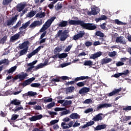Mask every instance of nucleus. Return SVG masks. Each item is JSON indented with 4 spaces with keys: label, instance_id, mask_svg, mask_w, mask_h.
Listing matches in <instances>:
<instances>
[{
    "label": "nucleus",
    "instance_id": "obj_14",
    "mask_svg": "<svg viewBox=\"0 0 131 131\" xmlns=\"http://www.w3.org/2000/svg\"><path fill=\"white\" fill-rule=\"evenodd\" d=\"M42 117V115H35L30 118L29 119L30 121H36V120H40Z\"/></svg>",
    "mask_w": 131,
    "mask_h": 131
},
{
    "label": "nucleus",
    "instance_id": "obj_41",
    "mask_svg": "<svg viewBox=\"0 0 131 131\" xmlns=\"http://www.w3.org/2000/svg\"><path fill=\"white\" fill-rule=\"evenodd\" d=\"M115 22L117 25H126L125 23H123L122 21H120L119 19H115Z\"/></svg>",
    "mask_w": 131,
    "mask_h": 131
},
{
    "label": "nucleus",
    "instance_id": "obj_25",
    "mask_svg": "<svg viewBox=\"0 0 131 131\" xmlns=\"http://www.w3.org/2000/svg\"><path fill=\"white\" fill-rule=\"evenodd\" d=\"M47 65H48V64L46 63V62H45L44 63H39V64H38L35 67V69H34L33 70L34 71H36V70H38V69H40V68H42L43 66H46Z\"/></svg>",
    "mask_w": 131,
    "mask_h": 131
},
{
    "label": "nucleus",
    "instance_id": "obj_43",
    "mask_svg": "<svg viewBox=\"0 0 131 131\" xmlns=\"http://www.w3.org/2000/svg\"><path fill=\"white\" fill-rule=\"evenodd\" d=\"M0 62H1V64H5L6 65H9L10 64V61L8 60V59H7L6 58L1 60Z\"/></svg>",
    "mask_w": 131,
    "mask_h": 131
},
{
    "label": "nucleus",
    "instance_id": "obj_32",
    "mask_svg": "<svg viewBox=\"0 0 131 131\" xmlns=\"http://www.w3.org/2000/svg\"><path fill=\"white\" fill-rule=\"evenodd\" d=\"M85 84H86V81H81L76 83V85L79 88H82V86L85 85Z\"/></svg>",
    "mask_w": 131,
    "mask_h": 131
},
{
    "label": "nucleus",
    "instance_id": "obj_2",
    "mask_svg": "<svg viewBox=\"0 0 131 131\" xmlns=\"http://www.w3.org/2000/svg\"><path fill=\"white\" fill-rule=\"evenodd\" d=\"M57 35L58 37H60V41H64L69 37V32L67 30H59L57 32Z\"/></svg>",
    "mask_w": 131,
    "mask_h": 131
},
{
    "label": "nucleus",
    "instance_id": "obj_6",
    "mask_svg": "<svg viewBox=\"0 0 131 131\" xmlns=\"http://www.w3.org/2000/svg\"><path fill=\"white\" fill-rule=\"evenodd\" d=\"M17 17L18 15H15L14 16H13L10 19L7 20L6 21V25L7 26L14 25V23H16V21H17Z\"/></svg>",
    "mask_w": 131,
    "mask_h": 131
},
{
    "label": "nucleus",
    "instance_id": "obj_59",
    "mask_svg": "<svg viewBox=\"0 0 131 131\" xmlns=\"http://www.w3.org/2000/svg\"><path fill=\"white\" fill-rule=\"evenodd\" d=\"M21 26V20H19L16 25L13 27V28L14 29H16V28H18V27H19V26Z\"/></svg>",
    "mask_w": 131,
    "mask_h": 131
},
{
    "label": "nucleus",
    "instance_id": "obj_48",
    "mask_svg": "<svg viewBox=\"0 0 131 131\" xmlns=\"http://www.w3.org/2000/svg\"><path fill=\"white\" fill-rule=\"evenodd\" d=\"M30 85L32 88H39L41 85L39 83H33L31 84Z\"/></svg>",
    "mask_w": 131,
    "mask_h": 131
},
{
    "label": "nucleus",
    "instance_id": "obj_57",
    "mask_svg": "<svg viewBox=\"0 0 131 131\" xmlns=\"http://www.w3.org/2000/svg\"><path fill=\"white\" fill-rule=\"evenodd\" d=\"M35 15V12L34 11H31L28 13V17L29 18H31V17H33Z\"/></svg>",
    "mask_w": 131,
    "mask_h": 131
},
{
    "label": "nucleus",
    "instance_id": "obj_30",
    "mask_svg": "<svg viewBox=\"0 0 131 131\" xmlns=\"http://www.w3.org/2000/svg\"><path fill=\"white\" fill-rule=\"evenodd\" d=\"M112 61V59L111 58H104L101 61L102 65H104V64H106V63H110Z\"/></svg>",
    "mask_w": 131,
    "mask_h": 131
},
{
    "label": "nucleus",
    "instance_id": "obj_39",
    "mask_svg": "<svg viewBox=\"0 0 131 131\" xmlns=\"http://www.w3.org/2000/svg\"><path fill=\"white\" fill-rule=\"evenodd\" d=\"M61 126L62 127L63 129H67V128H70L68 124H66L65 122H62L61 124Z\"/></svg>",
    "mask_w": 131,
    "mask_h": 131
},
{
    "label": "nucleus",
    "instance_id": "obj_18",
    "mask_svg": "<svg viewBox=\"0 0 131 131\" xmlns=\"http://www.w3.org/2000/svg\"><path fill=\"white\" fill-rule=\"evenodd\" d=\"M90 92V88L83 87L79 91V94L82 95V94H86Z\"/></svg>",
    "mask_w": 131,
    "mask_h": 131
},
{
    "label": "nucleus",
    "instance_id": "obj_40",
    "mask_svg": "<svg viewBox=\"0 0 131 131\" xmlns=\"http://www.w3.org/2000/svg\"><path fill=\"white\" fill-rule=\"evenodd\" d=\"M13 0H3V5L4 6H8L9 4H11Z\"/></svg>",
    "mask_w": 131,
    "mask_h": 131
},
{
    "label": "nucleus",
    "instance_id": "obj_31",
    "mask_svg": "<svg viewBox=\"0 0 131 131\" xmlns=\"http://www.w3.org/2000/svg\"><path fill=\"white\" fill-rule=\"evenodd\" d=\"M28 51V47H26V48H24V49L21 50L19 53L20 56H23V55H25L26 54H27Z\"/></svg>",
    "mask_w": 131,
    "mask_h": 131
},
{
    "label": "nucleus",
    "instance_id": "obj_44",
    "mask_svg": "<svg viewBox=\"0 0 131 131\" xmlns=\"http://www.w3.org/2000/svg\"><path fill=\"white\" fill-rule=\"evenodd\" d=\"M48 113L51 115V118H54L55 117V115H57L58 114V113L57 112H54L49 111Z\"/></svg>",
    "mask_w": 131,
    "mask_h": 131
},
{
    "label": "nucleus",
    "instance_id": "obj_38",
    "mask_svg": "<svg viewBox=\"0 0 131 131\" xmlns=\"http://www.w3.org/2000/svg\"><path fill=\"white\" fill-rule=\"evenodd\" d=\"M36 95H37V93L32 91H29L27 93V96H29L30 97H34V96H36Z\"/></svg>",
    "mask_w": 131,
    "mask_h": 131
},
{
    "label": "nucleus",
    "instance_id": "obj_51",
    "mask_svg": "<svg viewBox=\"0 0 131 131\" xmlns=\"http://www.w3.org/2000/svg\"><path fill=\"white\" fill-rule=\"evenodd\" d=\"M55 106V102H51L47 105V108L48 109H51V108H53Z\"/></svg>",
    "mask_w": 131,
    "mask_h": 131
},
{
    "label": "nucleus",
    "instance_id": "obj_42",
    "mask_svg": "<svg viewBox=\"0 0 131 131\" xmlns=\"http://www.w3.org/2000/svg\"><path fill=\"white\" fill-rule=\"evenodd\" d=\"M16 69H17L16 66H14L11 67L8 71V73H13V72H14V71H16Z\"/></svg>",
    "mask_w": 131,
    "mask_h": 131
},
{
    "label": "nucleus",
    "instance_id": "obj_13",
    "mask_svg": "<svg viewBox=\"0 0 131 131\" xmlns=\"http://www.w3.org/2000/svg\"><path fill=\"white\" fill-rule=\"evenodd\" d=\"M29 25H30V21L29 20L25 24H23V26L19 28V34H22V33H23L24 32L23 29H26V28H27Z\"/></svg>",
    "mask_w": 131,
    "mask_h": 131
},
{
    "label": "nucleus",
    "instance_id": "obj_17",
    "mask_svg": "<svg viewBox=\"0 0 131 131\" xmlns=\"http://www.w3.org/2000/svg\"><path fill=\"white\" fill-rule=\"evenodd\" d=\"M21 34H20V32H18V33L14 34L10 38V41H11V42H14V41L17 40L19 39V37H20V35Z\"/></svg>",
    "mask_w": 131,
    "mask_h": 131
},
{
    "label": "nucleus",
    "instance_id": "obj_45",
    "mask_svg": "<svg viewBox=\"0 0 131 131\" xmlns=\"http://www.w3.org/2000/svg\"><path fill=\"white\" fill-rule=\"evenodd\" d=\"M66 111H62L61 113L60 116H63V115H67V114H70V111L69 110H66Z\"/></svg>",
    "mask_w": 131,
    "mask_h": 131
},
{
    "label": "nucleus",
    "instance_id": "obj_22",
    "mask_svg": "<svg viewBox=\"0 0 131 131\" xmlns=\"http://www.w3.org/2000/svg\"><path fill=\"white\" fill-rule=\"evenodd\" d=\"M100 56H102V52H98L95 54H92L90 56V59H97V58H99Z\"/></svg>",
    "mask_w": 131,
    "mask_h": 131
},
{
    "label": "nucleus",
    "instance_id": "obj_61",
    "mask_svg": "<svg viewBox=\"0 0 131 131\" xmlns=\"http://www.w3.org/2000/svg\"><path fill=\"white\" fill-rule=\"evenodd\" d=\"M110 57H115L116 56V51H113L108 54Z\"/></svg>",
    "mask_w": 131,
    "mask_h": 131
},
{
    "label": "nucleus",
    "instance_id": "obj_54",
    "mask_svg": "<svg viewBox=\"0 0 131 131\" xmlns=\"http://www.w3.org/2000/svg\"><path fill=\"white\" fill-rule=\"evenodd\" d=\"M121 75H125V76H126L127 74H129V71L128 70H125L123 73H121Z\"/></svg>",
    "mask_w": 131,
    "mask_h": 131
},
{
    "label": "nucleus",
    "instance_id": "obj_26",
    "mask_svg": "<svg viewBox=\"0 0 131 131\" xmlns=\"http://www.w3.org/2000/svg\"><path fill=\"white\" fill-rule=\"evenodd\" d=\"M28 43H29V42H28V41L26 42L25 41L23 43L19 44L18 47L20 50H22V49H25L27 48V45H28Z\"/></svg>",
    "mask_w": 131,
    "mask_h": 131
},
{
    "label": "nucleus",
    "instance_id": "obj_60",
    "mask_svg": "<svg viewBox=\"0 0 131 131\" xmlns=\"http://www.w3.org/2000/svg\"><path fill=\"white\" fill-rule=\"evenodd\" d=\"M116 65L117 67H119L120 66H123L124 65V62H122L121 61H118L116 63Z\"/></svg>",
    "mask_w": 131,
    "mask_h": 131
},
{
    "label": "nucleus",
    "instance_id": "obj_24",
    "mask_svg": "<svg viewBox=\"0 0 131 131\" xmlns=\"http://www.w3.org/2000/svg\"><path fill=\"white\" fill-rule=\"evenodd\" d=\"M10 104L12 105H15V106H18V105H20V104H21V101L17 99H15L13 100H11Z\"/></svg>",
    "mask_w": 131,
    "mask_h": 131
},
{
    "label": "nucleus",
    "instance_id": "obj_33",
    "mask_svg": "<svg viewBox=\"0 0 131 131\" xmlns=\"http://www.w3.org/2000/svg\"><path fill=\"white\" fill-rule=\"evenodd\" d=\"M57 55L59 59H63V58H66L68 56V54L67 53H58Z\"/></svg>",
    "mask_w": 131,
    "mask_h": 131
},
{
    "label": "nucleus",
    "instance_id": "obj_55",
    "mask_svg": "<svg viewBox=\"0 0 131 131\" xmlns=\"http://www.w3.org/2000/svg\"><path fill=\"white\" fill-rule=\"evenodd\" d=\"M72 104V101L71 100H66L64 102V106H68V105H71Z\"/></svg>",
    "mask_w": 131,
    "mask_h": 131
},
{
    "label": "nucleus",
    "instance_id": "obj_58",
    "mask_svg": "<svg viewBox=\"0 0 131 131\" xmlns=\"http://www.w3.org/2000/svg\"><path fill=\"white\" fill-rule=\"evenodd\" d=\"M36 54V53L34 52V51H33L31 53H29L28 56V58L29 59H30L32 56H34V55Z\"/></svg>",
    "mask_w": 131,
    "mask_h": 131
},
{
    "label": "nucleus",
    "instance_id": "obj_16",
    "mask_svg": "<svg viewBox=\"0 0 131 131\" xmlns=\"http://www.w3.org/2000/svg\"><path fill=\"white\" fill-rule=\"evenodd\" d=\"M26 7V4H23L22 3L18 4L16 6V10L17 12H21L23 10H24V8Z\"/></svg>",
    "mask_w": 131,
    "mask_h": 131
},
{
    "label": "nucleus",
    "instance_id": "obj_28",
    "mask_svg": "<svg viewBox=\"0 0 131 131\" xmlns=\"http://www.w3.org/2000/svg\"><path fill=\"white\" fill-rule=\"evenodd\" d=\"M75 90V88L74 86H70L66 89V94H68V93H73Z\"/></svg>",
    "mask_w": 131,
    "mask_h": 131
},
{
    "label": "nucleus",
    "instance_id": "obj_21",
    "mask_svg": "<svg viewBox=\"0 0 131 131\" xmlns=\"http://www.w3.org/2000/svg\"><path fill=\"white\" fill-rule=\"evenodd\" d=\"M68 25V21L67 20H61L58 24V27H66Z\"/></svg>",
    "mask_w": 131,
    "mask_h": 131
},
{
    "label": "nucleus",
    "instance_id": "obj_47",
    "mask_svg": "<svg viewBox=\"0 0 131 131\" xmlns=\"http://www.w3.org/2000/svg\"><path fill=\"white\" fill-rule=\"evenodd\" d=\"M49 28V27L47 26L45 24H44L42 26V27L40 30V32H44Z\"/></svg>",
    "mask_w": 131,
    "mask_h": 131
},
{
    "label": "nucleus",
    "instance_id": "obj_3",
    "mask_svg": "<svg viewBox=\"0 0 131 131\" xmlns=\"http://www.w3.org/2000/svg\"><path fill=\"white\" fill-rule=\"evenodd\" d=\"M85 79H91V77L88 76H81L80 77H78L75 78L74 81L66 82L65 83V85H70L71 84H74L75 82H77V81H80V80H84Z\"/></svg>",
    "mask_w": 131,
    "mask_h": 131
},
{
    "label": "nucleus",
    "instance_id": "obj_56",
    "mask_svg": "<svg viewBox=\"0 0 131 131\" xmlns=\"http://www.w3.org/2000/svg\"><path fill=\"white\" fill-rule=\"evenodd\" d=\"M58 122H59L58 120H53L50 121V125H55V124H56V123H58Z\"/></svg>",
    "mask_w": 131,
    "mask_h": 131
},
{
    "label": "nucleus",
    "instance_id": "obj_46",
    "mask_svg": "<svg viewBox=\"0 0 131 131\" xmlns=\"http://www.w3.org/2000/svg\"><path fill=\"white\" fill-rule=\"evenodd\" d=\"M66 110V108L65 107H56L55 108H54V111L56 112H58L59 111H64Z\"/></svg>",
    "mask_w": 131,
    "mask_h": 131
},
{
    "label": "nucleus",
    "instance_id": "obj_64",
    "mask_svg": "<svg viewBox=\"0 0 131 131\" xmlns=\"http://www.w3.org/2000/svg\"><path fill=\"white\" fill-rule=\"evenodd\" d=\"M50 102H53V98H49L48 99L43 100V103H50Z\"/></svg>",
    "mask_w": 131,
    "mask_h": 131
},
{
    "label": "nucleus",
    "instance_id": "obj_37",
    "mask_svg": "<svg viewBox=\"0 0 131 131\" xmlns=\"http://www.w3.org/2000/svg\"><path fill=\"white\" fill-rule=\"evenodd\" d=\"M62 3H60L59 2L57 3V5L55 6V10L56 11H59V10H61V9L62 8Z\"/></svg>",
    "mask_w": 131,
    "mask_h": 131
},
{
    "label": "nucleus",
    "instance_id": "obj_10",
    "mask_svg": "<svg viewBox=\"0 0 131 131\" xmlns=\"http://www.w3.org/2000/svg\"><path fill=\"white\" fill-rule=\"evenodd\" d=\"M122 88H120L118 89H115L112 92L106 94L107 97H112V96H115L117 94H118L119 92H121Z\"/></svg>",
    "mask_w": 131,
    "mask_h": 131
},
{
    "label": "nucleus",
    "instance_id": "obj_9",
    "mask_svg": "<svg viewBox=\"0 0 131 131\" xmlns=\"http://www.w3.org/2000/svg\"><path fill=\"white\" fill-rule=\"evenodd\" d=\"M103 115H104V114L102 113H99L94 116L92 120H93V121H95V122H97L98 121H102V120H103V117H102L103 116Z\"/></svg>",
    "mask_w": 131,
    "mask_h": 131
},
{
    "label": "nucleus",
    "instance_id": "obj_52",
    "mask_svg": "<svg viewBox=\"0 0 131 131\" xmlns=\"http://www.w3.org/2000/svg\"><path fill=\"white\" fill-rule=\"evenodd\" d=\"M106 25H107V23H104L102 25H99V26L101 28V29L105 30L107 28V27H106Z\"/></svg>",
    "mask_w": 131,
    "mask_h": 131
},
{
    "label": "nucleus",
    "instance_id": "obj_15",
    "mask_svg": "<svg viewBox=\"0 0 131 131\" xmlns=\"http://www.w3.org/2000/svg\"><path fill=\"white\" fill-rule=\"evenodd\" d=\"M91 12L93 16H96V15H98L100 13V9L98 7H94L91 8Z\"/></svg>",
    "mask_w": 131,
    "mask_h": 131
},
{
    "label": "nucleus",
    "instance_id": "obj_53",
    "mask_svg": "<svg viewBox=\"0 0 131 131\" xmlns=\"http://www.w3.org/2000/svg\"><path fill=\"white\" fill-rule=\"evenodd\" d=\"M41 48L43 49V46H39L36 49L34 50V51L36 54H37V53L39 52L40 50H41Z\"/></svg>",
    "mask_w": 131,
    "mask_h": 131
},
{
    "label": "nucleus",
    "instance_id": "obj_23",
    "mask_svg": "<svg viewBox=\"0 0 131 131\" xmlns=\"http://www.w3.org/2000/svg\"><path fill=\"white\" fill-rule=\"evenodd\" d=\"M107 127V125L106 124H102V125H98L95 128V130H101V129H105Z\"/></svg>",
    "mask_w": 131,
    "mask_h": 131
},
{
    "label": "nucleus",
    "instance_id": "obj_49",
    "mask_svg": "<svg viewBox=\"0 0 131 131\" xmlns=\"http://www.w3.org/2000/svg\"><path fill=\"white\" fill-rule=\"evenodd\" d=\"M7 37L6 35H5L2 39H1V43H2V45H5V43H6V41H7Z\"/></svg>",
    "mask_w": 131,
    "mask_h": 131
},
{
    "label": "nucleus",
    "instance_id": "obj_11",
    "mask_svg": "<svg viewBox=\"0 0 131 131\" xmlns=\"http://www.w3.org/2000/svg\"><path fill=\"white\" fill-rule=\"evenodd\" d=\"M60 78L62 79V80H69V79H70V78L67 76H62L59 78L52 79V81H54L55 82H59V81H61Z\"/></svg>",
    "mask_w": 131,
    "mask_h": 131
},
{
    "label": "nucleus",
    "instance_id": "obj_5",
    "mask_svg": "<svg viewBox=\"0 0 131 131\" xmlns=\"http://www.w3.org/2000/svg\"><path fill=\"white\" fill-rule=\"evenodd\" d=\"M85 34V32H84V31H80L78 34L73 36V39L74 40H77L79 39V38H82V37L84 36Z\"/></svg>",
    "mask_w": 131,
    "mask_h": 131
},
{
    "label": "nucleus",
    "instance_id": "obj_63",
    "mask_svg": "<svg viewBox=\"0 0 131 131\" xmlns=\"http://www.w3.org/2000/svg\"><path fill=\"white\" fill-rule=\"evenodd\" d=\"M85 46L86 47H91V46H93V42H91V41H86L85 42Z\"/></svg>",
    "mask_w": 131,
    "mask_h": 131
},
{
    "label": "nucleus",
    "instance_id": "obj_35",
    "mask_svg": "<svg viewBox=\"0 0 131 131\" xmlns=\"http://www.w3.org/2000/svg\"><path fill=\"white\" fill-rule=\"evenodd\" d=\"M123 38V36L117 37L116 38V42L118 43L120 42V43H123V41L122 40Z\"/></svg>",
    "mask_w": 131,
    "mask_h": 131
},
{
    "label": "nucleus",
    "instance_id": "obj_8",
    "mask_svg": "<svg viewBox=\"0 0 131 131\" xmlns=\"http://www.w3.org/2000/svg\"><path fill=\"white\" fill-rule=\"evenodd\" d=\"M34 80H35V78L34 77L28 79L23 82L22 85L23 86H27V85H29V84H31V83H32L33 81H34Z\"/></svg>",
    "mask_w": 131,
    "mask_h": 131
},
{
    "label": "nucleus",
    "instance_id": "obj_29",
    "mask_svg": "<svg viewBox=\"0 0 131 131\" xmlns=\"http://www.w3.org/2000/svg\"><path fill=\"white\" fill-rule=\"evenodd\" d=\"M102 20H107V16L106 15H101L100 17H98L95 19V21L98 23Z\"/></svg>",
    "mask_w": 131,
    "mask_h": 131
},
{
    "label": "nucleus",
    "instance_id": "obj_62",
    "mask_svg": "<svg viewBox=\"0 0 131 131\" xmlns=\"http://www.w3.org/2000/svg\"><path fill=\"white\" fill-rule=\"evenodd\" d=\"M45 25L46 26H48V27H50V26H51V25H52V23L51 22V20H49V19H48L45 24Z\"/></svg>",
    "mask_w": 131,
    "mask_h": 131
},
{
    "label": "nucleus",
    "instance_id": "obj_36",
    "mask_svg": "<svg viewBox=\"0 0 131 131\" xmlns=\"http://www.w3.org/2000/svg\"><path fill=\"white\" fill-rule=\"evenodd\" d=\"M95 35L96 36H99V37H104V33L100 31H97L95 32Z\"/></svg>",
    "mask_w": 131,
    "mask_h": 131
},
{
    "label": "nucleus",
    "instance_id": "obj_19",
    "mask_svg": "<svg viewBox=\"0 0 131 131\" xmlns=\"http://www.w3.org/2000/svg\"><path fill=\"white\" fill-rule=\"evenodd\" d=\"M95 124V121H90V122H88L86 124H84V125H81L80 127V128H85L86 127H89V126H92V125Z\"/></svg>",
    "mask_w": 131,
    "mask_h": 131
},
{
    "label": "nucleus",
    "instance_id": "obj_50",
    "mask_svg": "<svg viewBox=\"0 0 131 131\" xmlns=\"http://www.w3.org/2000/svg\"><path fill=\"white\" fill-rule=\"evenodd\" d=\"M21 109H23V107L16 106V107L14 108L15 113H17V112H18V111L21 110Z\"/></svg>",
    "mask_w": 131,
    "mask_h": 131
},
{
    "label": "nucleus",
    "instance_id": "obj_4",
    "mask_svg": "<svg viewBox=\"0 0 131 131\" xmlns=\"http://www.w3.org/2000/svg\"><path fill=\"white\" fill-rule=\"evenodd\" d=\"M27 76H28V74L27 73L21 72V74L16 75L15 77L13 78L12 81L13 82H14L15 80H17V79H19L20 81H22L24 80Z\"/></svg>",
    "mask_w": 131,
    "mask_h": 131
},
{
    "label": "nucleus",
    "instance_id": "obj_1",
    "mask_svg": "<svg viewBox=\"0 0 131 131\" xmlns=\"http://www.w3.org/2000/svg\"><path fill=\"white\" fill-rule=\"evenodd\" d=\"M70 25H80L83 29L86 30H95L97 29V26L94 25L93 23H85L84 20H70L69 21Z\"/></svg>",
    "mask_w": 131,
    "mask_h": 131
},
{
    "label": "nucleus",
    "instance_id": "obj_34",
    "mask_svg": "<svg viewBox=\"0 0 131 131\" xmlns=\"http://www.w3.org/2000/svg\"><path fill=\"white\" fill-rule=\"evenodd\" d=\"M83 65L84 66H93V62L91 60H85Z\"/></svg>",
    "mask_w": 131,
    "mask_h": 131
},
{
    "label": "nucleus",
    "instance_id": "obj_7",
    "mask_svg": "<svg viewBox=\"0 0 131 131\" xmlns=\"http://www.w3.org/2000/svg\"><path fill=\"white\" fill-rule=\"evenodd\" d=\"M42 24V19L40 20H36L33 22L30 26V28H35L37 26H40Z\"/></svg>",
    "mask_w": 131,
    "mask_h": 131
},
{
    "label": "nucleus",
    "instance_id": "obj_27",
    "mask_svg": "<svg viewBox=\"0 0 131 131\" xmlns=\"http://www.w3.org/2000/svg\"><path fill=\"white\" fill-rule=\"evenodd\" d=\"M36 17L37 18H45L46 17V12H42V11L38 12L36 14Z\"/></svg>",
    "mask_w": 131,
    "mask_h": 131
},
{
    "label": "nucleus",
    "instance_id": "obj_12",
    "mask_svg": "<svg viewBox=\"0 0 131 131\" xmlns=\"http://www.w3.org/2000/svg\"><path fill=\"white\" fill-rule=\"evenodd\" d=\"M112 107V104L109 103H103L101 104H99L97 105V110H100L103 108H109Z\"/></svg>",
    "mask_w": 131,
    "mask_h": 131
},
{
    "label": "nucleus",
    "instance_id": "obj_20",
    "mask_svg": "<svg viewBox=\"0 0 131 131\" xmlns=\"http://www.w3.org/2000/svg\"><path fill=\"white\" fill-rule=\"evenodd\" d=\"M71 119H79L80 118V116L76 113H73L69 116Z\"/></svg>",
    "mask_w": 131,
    "mask_h": 131
}]
</instances>
